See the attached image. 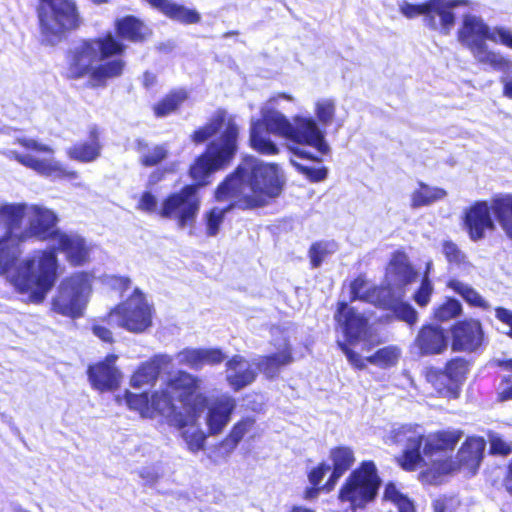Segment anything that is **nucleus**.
Here are the masks:
<instances>
[{
  "instance_id": "obj_19",
  "label": "nucleus",
  "mask_w": 512,
  "mask_h": 512,
  "mask_svg": "<svg viewBox=\"0 0 512 512\" xmlns=\"http://www.w3.org/2000/svg\"><path fill=\"white\" fill-rule=\"evenodd\" d=\"M52 251L63 253L72 266H82L89 260L91 247L86 240L74 232L56 231L53 235Z\"/></svg>"
},
{
  "instance_id": "obj_57",
  "label": "nucleus",
  "mask_w": 512,
  "mask_h": 512,
  "mask_svg": "<svg viewBox=\"0 0 512 512\" xmlns=\"http://www.w3.org/2000/svg\"><path fill=\"white\" fill-rule=\"evenodd\" d=\"M331 470V467L328 464L321 463L319 466L314 468L308 475L309 482L313 486L319 485L322 481L323 477Z\"/></svg>"
},
{
  "instance_id": "obj_24",
  "label": "nucleus",
  "mask_w": 512,
  "mask_h": 512,
  "mask_svg": "<svg viewBox=\"0 0 512 512\" xmlns=\"http://www.w3.org/2000/svg\"><path fill=\"white\" fill-rule=\"evenodd\" d=\"M334 317L349 342L352 343L366 335L367 318L353 307L348 306L347 303L340 302L338 304Z\"/></svg>"
},
{
  "instance_id": "obj_62",
  "label": "nucleus",
  "mask_w": 512,
  "mask_h": 512,
  "mask_svg": "<svg viewBox=\"0 0 512 512\" xmlns=\"http://www.w3.org/2000/svg\"><path fill=\"white\" fill-rule=\"evenodd\" d=\"M496 312V318L500 320L501 322L507 324L508 326L512 325V311L498 307L495 310Z\"/></svg>"
},
{
  "instance_id": "obj_1",
  "label": "nucleus",
  "mask_w": 512,
  "mask_h": 512,
  "mask_svg": "<svg viewBox=\"0 0 512 512\" xmlns=\"http://www.w3.org/2000/svg\"><path fill=\"white\" fill-rule=\"evenodd\" d=\"M284 176L278 165L249 156L244 158L215 191L217 201H229L226 208L214 207L203 216L208 236H216L225 214L232 208L255 209L267 205L283 189Z\"/></svg>"
},
{
  "instance_id": "obj_5",
  "label": "nucleus",
  "mask_w": 512,
  "mask_h": 512,
  "mask_svg": "<svg viewBox=\"0 0 512 512\" xmlns=\"http://www.w3.org/2000/svg\"><path fill=\"white\" fill-rule=\"evenodd\" d=\"M224 127L219 139L212 141L205 153L200 155L190 167V176L200 184L205 183L212 173L225 168L237 151L238 125L226 111H217L210 121L192 134V141L200 144L214 136Z\"/></svg>"
},
{
  "instance_id": "obj_59",
  "label": "nucleus",
  "mask_w": 512,
  "mask_h": 512,
  "mask_svg": "<svg viewBox=\"0 0 512 512\" xmlns=\"http://www.w3.org/2000/svg\"><path fill=\"white\" fill-rule=\"evenodd\" d=\"M107 283L115 289L124 291L130 287L131 281L128 277L113 275L107 277Z\"/></svg>"
},
{
  "instance_id": "obj_8",
  "label": "nucleus",
  "mask_w": 512,
  "mask_h": 512,
  "mask_svg": "<svg viewBox=\"0 0 512 512\" xmlns=\"http://www.w3.org/2000/svg\"><path fill=\"white\" fill-rule=\"evenodd\" d=\"M42 41L57 42L68 30L76 29L80 23L75 0H40L37 9Z\"/></svg>"
},
{
  "instance_id": "obj_4",
  "label": "nucleus",
  "mask_w": 512,
  "mask_h": 512,
  "mask_svg": "<svg viewBox=\"0 0 512 512\" xmlns=\"http://www.w3.org/2000/svg\"><path fill=\"white\" fill-rule=\"evenodd\" d=\"M281 101L293 102L292 95L279 93L270 97L262 105L265 123L274 135L290 142L289 149L296 157L320 162L319 157L329 152L325 132L316 120L310 116L296 115L289 120L277 110Z\"/></svg>"
},
{
  "instance_id": "obj_28",
  "label": "nucleus",
  "mask_w": 512,
  "mask_h": 512,
  "mask_svg": "<svg viewBox=\"0 0 512 512\" xmlns=\"http://www.w3.org/2000/svg\"><path fill=\"white\" fill-rule=\"evenodd\" d=\"M270 134L274 133L268 129L262 113L261 119L251 121L250 145L255 151L267 156L279 153V147L271 139Z\"/></svg>"
},
{
  "instance_id": "obj_3",
  "label": "nucleus",
  "mask_w": 512,
  "mask_h": 512,
  "mask_svg": "<svg viewBox=\"0 0 512 512\" xmlns=\"http://www.w3.org/2000/svg\"><path fill=\"white\" fill-rule=\"evenodd\" d=\"M125 45L112 34L83 40L73 46L66 56L65 76L70 80H86L90 88L106 87L110 80L123 75L126 62L121 58L104 61L121 55Z\"/></svg>"
},
{
  "instance_id": "obj_40",
  "label": "nucleus",
  "mask_w": 512,
  "mask_h": 512,
  "mask_svg": "<svg viewBox=\"0 0 512 512\" xmlns=\"http://www.w3.org/2000/svg\"><path fill=\"white\" fill-rule=\"evenodd\" d=\"M426 379L436 391L444 397H456L458 390L456 384H453L444 371L429 368L426 371Z\"/></svg>"
},
{
  "instance_id": "obj_31",
  "label": "nucleus",
  "mask_w": 512,
  "mask_h": 512,
  "mask_svg": "<svg viewBox=\"0 0 512 512\" xmlns=\"http://www.w3.org/2000/svg\"><path fill=\"white\" fill-rule=\"evenodd\" d=\"M485 446L486 443L481 437L467 438L454 459L458 462V468L464 466L474 472L482 460Z\"/></svg>"
},
{
  "instance_id": "obj_43",
  "label": "nucleus",
  "mask_w": 512,
  "mask_h": 512,
  "mask_svg": "<svg viewBox=\"0 0 512 512\" xmlns=\"http://www.w3.org/2000/svg\"><path fill=\"white\" fill-rule=\"evenodd\" d=\"M163 14L183 24H195L201 20V16L196 10L177 4L172 0L169 5L165 7Z\"/></svg>"
},
{
  "instance_id": "obj_36",
  "label": "nucleus",
  "mask_w": 512,
  "mask_h": 512,
  "mask_svg": "<svg viewBox=\"0 0 512 512\" xmlns=\"http://www.w3.org/2000/svg\"><path fill=\"white\" fill-rule=\"evenodd\" d=\"M492 212L507 235L512 239V195H500L492 199Z\"/></svg>"
},
{
  "instance_id": "obj_56",
  "label": "nucleus",
  "mask_w": 512,
  "mask_h": 512,
  "mask_svg": "<svg viewBox=\"0 0 512 512\" xmlns=\"http://www.w3.org/2000/svg\"><path fill=\"white\" fill-rule=\"evenodd\" d=\"M137 208L146 213L159 212L157 199L151 192H144L141 195Z\"/></svg>"
},
{
  "instance_id": "obj_23",
  "label": "nucleus",
  "mask_w": 512,
  "mask_h": 512,
  "mask_svg": "<svg viewBox=\"0 0 512 512\" xmlns=\"http://www.w3.org/2000/svg\"><path fill=\"white\" fill-rule=\"evenodd\" d=\"M491 211L492 202L489 205L486 201L476 202L466 211L465 225L473 241L484 238L487 231L495 229Z\"/></svg>"
},
{
  "instance_id": "obj_58",
  "label": "nucleus",
  "mask_w": 512,
  "mask_h": 512,
  "mask_svg": "<svg viewBox=\"0 0 512 512\" xmlns=\"http://www.w3.org/2000/svg\"><path fill=\"white\" fill-rule=\"evenodd\" d=\"M173 360L174 358L170 355L159 354L154 356L151 360H149V362L153 363V365L156 366V371L159 374L161 369L171 366Z\"/></svg>"
},
{
  "instance_id": "obj_47",
  "label": "nucleus",
  "mask_w": 512,
  "mask_h": 512,
  "mask_svg": "<svg viewBox=\"0 0 512 512\" xmlns=\"http://www.w3.org/2000/svg\"><path fill=\"white\" fill-rule=\"evenodd\" d=\"M255 419L252 417H246L235 423L224 440V443L227 445H231L232 448H235L237 444L243 439V437L248 434L254 427Z\"/></svg>"
},
{
  "instance_id": "obj_48",
  "label": "nucleus",
  "mask_w": 512,
  "mask_h": 512,
  "mask_svg": "<svg viewBox=\"0 0 512 512\" xmlns=\"http://www.w3.org/2000/svg\"><path fill=\"white\" fill-rule=\"evenodd\" d=\"M141 145V143H139ZM140 161L145 166H154L167 157V149L164 146L156 145L152 148L140 146Z\"/></svg>"
},
{
  "instance_id": "obj_55",
  "label": "nucleus",
  "mask_w": 512,
  "mask_h": 512,
  "mask_svg": "<svg viewBox=\"0 0 512 512\" xmlns=\"http://www.w3.org/2000/svg\"><path fill=\"white\" fill-rule=\"evenodd\" d=\"M490 450L493 454L508 455L512 452L511 443L506 442L504 439L497 435H490Z\"/></svg>"
},
{
  "instance_id": "obj_2",
  "label": "nucleus",
  "mask_w": 512,
  "mask_h": 512,
  "mask_svg": "<svg viewBox=\"0 0 512 512\" xmlns=\"http://www.w3.org/2000/svg\"><path fill=\"white\" fill-rule=\"evenodd\" d=\"M463 436L459 429H448L424 436L418 425L405 424L392 428L385 436L386 444L403 445V454L398 459L400 466L414 471L422 464L431 465L439 475L449 474L458 469V462L451 453Z\"/></svg>"
},
{
  "instance_id": "obj_61",
  "label": "nucleus",
  "mask_w": 512,
  "mask_h": 512,
  "mask_svg": "<svg viewBox=\"0 0 512 512\" xmlns=\"http://www.w3.org/2000/svg\"><path fill=\"white\" fill-rule=\"evenodd\" d=\"M139 476L147 483V484H153L158 479V474L154 469L151 468H142L139 471Z\"/></svg>"
},
{
  "instance_id": "obj_29",
  "label": "nucleus",
  "mask_w": 512,
  "mask_h": 512,
  "mask_svg": "<svg viewBox=\"0 0 512 512\" xmlns=\"http://www.w3.org/2000/svg\"><path fill=\"white\" fill-rule=\"evenodd\" d=\"M227 381L234 390H240L251 384L256 378V372L242 356L236 355L226 364Z\"/></svg>"
},
{
  "instance_id": "obj_10",
  "label": "nucleus",
  "mask_w": 512,
  "mask_h": 512,
  "mask_svg": "<svg viewBox=\"0 0 512 512\" xmlns=\"http://www.w3.org/2000/svg\"><path fill=\"white\" fill-rule=\"evenodd\" d=\"M92 281V275L86 272L64 278L52 300L53 311L70 318L81 317L92 293Z\"/></svg>"
},
{
  "instance_id": "obj_18",
  "label": "nucleus",
  "mask_w": 512,
  "mask_h": 512,
  "mask_svg": "<svg viewBox=\"0 0 512 512\" xmlns=\"http://www.w3.org/2000/svg\"><path fill=\"white\" fill-rule=\"evenodd\" d=\"M271 335L272 343L277 352L261 357L254 363L258 370L268 378L276 377L282 367L291 364L294 360L286 331L279 327H274L271 330Z\"/></svg>"
},
{
  "instance_id": "obj_6",
  "label": "nucleus",
  "mask_w": 512,
  "mask_h": 512,
  "mask_svg": "<svg viewBox=\"0 0 512 512\" xmlns=\"http://www.w3.org/2000/svg\"><path fill=\"white\" fill-rule=\"evenodd\" d=\"M15 260L1 274L16 291L32 303H41L52 289L57 278L58 259L52 250H38L16 265Z\"/></svg>"
},
{
  "instance_id": "obj_37",
  "label": "nucleus",
  "mask_w": 512,
  "mask_h": 512,
  "mask_svg": "<svg viewBox=\"0 0 512 512\" xmlns=\"http://www.w3.org/2000/svg\"><path fill=\"white\" fill-rule=\"evenodd\" d=\"M473 57L481 64L488 65L496 70H502L508 67L509 62L499 53L489 50L485 41L471 42L467 47Z\"/></svg>"
},
{
  "instance_id": "obj_30",
  "label": "nucleus",
  "mask_w": 512,
  "mask_h": 512,
  "mask_svg": "<svg viewBox=\"0 0 512 512\" xmlns=\"http://www.w3.org/2000/svg\"><path fill=\"white\" fill-rule=\"evenodd\" d=\"M102 145L98 139V131L93 128L90 131V139L77 142L66 149V155L69 159L80 163H91L96 161L101 155Z\"/></svg>"
},
{
  "instance_id": "obj_26",
  "label": "nucleus",
  "mask_w": 512,
  "mask_h": 512,
  "mask_svg": "<svg viewBox=\"0 0 512 512\" xmlns=\"http://www.w3.org/2000/svg\"><path fill=\"white\" fill-rule=\"evenodd\" d=\"M392 287L390 283L388 287H376L364 278L358 277L350 284L351 300H361L382 307L391 303L387 296Z\"/></svg>"
},
{
  "instance_id": "obj_25",
  "label": "nucleus",
  "mask_w": 512,
  "mask_h": 512,
  "mask_svg": "<svg viewBox=\"0 0 512 512\" xmlns=\"http://www.w3.org/2000/svg\"><path fill=\"white\" fill-rule=\"evenodd\" d=\"M116 360V355H108L103 362L89 367V380L95 389L107 391L118 386L120 373L114 367Z\"/></svg>"
},
{
  "instance_id": "obj_21",
  "label": "nucleus",
  "mask_w": 512,
  "mask_h": 512,
  "mask_svg": "<svg viewBox=\"0 0 512 512\" xmlns=\"http://www.w3.org/2000/svg\"><path fill=\"white\" fill-rule=\"evenodd\" d=\"M338 345L342 352L346 355L350 364L357 369L366 368L367 363L382 369L394 367L398 364L402 355V351L399 347L395 345H389L380 348L374 354L363 358L361 355L348 348L345 343L339 341Z\"/></svg>"
},
{
  "instance_id": "obj_15",
  "label": "nucleus",
  "mask_w": 512,
  "mask_h": 512,
  "mask_svg": "<svg viewBox=\"0 0 512 512\" xmlns=\"http://www.w3.org/2000/svg\"><path fill=\"white\" fill-rule=\"evenodd\" d=\"M198 185H188L179 192L169 195L159 208V215L163 218L176 221L180 229L189 228L190 234L198 215L201 199L198 193ZM207 182L203 185H205Z\"/></svg>"
},
{
  "instance_id": "obj_32",
  "label": "nucleus",
  "mask_w": 512,
  "mask_h": 512,
  "mask_svg": "<svg viewBox=\"0 0 512 512\" xmlns=\"http://www.w3.org/2000/svg\"><path fill=\"white\" fill-rule=\"evenodd\" d=\"M491 29L484 21L475 15H465L463 18V26L459 30V41L466 47L471 46V42H482L489 40Z\"/></svg>"
},
{
  "instance_id": "obj_60",
  "label": "nucleus",
  "mask_w": 512,
  "mask_h": 512,
  "mask_svg": "<svg viewBox=\"0 0 512 512\" xmlns=\"http://www.w3.org/2000/svg\"><path fill=\"white\" fill-rule=\"evenodd\" d=\"M93 334L104 342L111 343L113 341L112 332L105 326L95 323L92 326Z\"/></svg>"
},
{
  "instance_id": "obj_64",
  "label": "nucleus",
  "mask_w": 512,
  "mask_h": 512,
  "mask_svg": "<svg viewBox=\"0 0 512 512\" xmlns=\"http://www.w3.org/2000/svg\"><path fill=\"white\" fill-rule=\"evenodd\" d=\"M152 7L158 9L161 13H164L165 7H167L171 0H145Z\"/></svg>"
},
{
  "instance_id": "obj_42",
  "label": "nucleus",
  "mask_w": 512,
  "mask_h": 512,
  "mask_svg": "<svg viewBox=\"0 0 512 512\" xmlns=\"http://www.w3.org/2000/svg\"><path fill=\"white\" fill-rule=\"evenodd\" d=\"M187 98L188 93L184 89L174 90L155 105V114L158 117L167 116L174 112Z\"/></svg>"
},
{
  "instance_id": "obj_38",
  "label": "nucleus",
  "mask_w": 512,
  "mask_h": 512,
  "mask_svg": "<svg viewBox=\"0 0 512 512\" xmlns=\"http://www.w3.org/2000/svg\"><path fill=\"white\" fill-rule=\"evenodd\" d=\"M446 195L447 192L442 188L420 184V187L411 194V206L412 208L428 206L444 199Z\"/></svg>"
},
{
  "instance_id": "obj_7",
  "label": "nucleus",
  "mask_w": 512,
  "mask_h": 512,
  "mask_svg": "<svg viewBox=\"0 0 512 512\" xmlns=\"http://www.w3.org/2000/svg\"><path fill=\"white\" fill-rule=\"evenodd\" d=\"M200 379L187 373L178 372V377L170 384L179 392V400L168 418L178 429L189 451L196 453L204 448L206 436L196 425L198 414L202 411L205 396L200 393Z\"/></svg>"
},
{
  "instance_id": "obj_12",
  "label": "nucleus",
  "mask_w": 512,
  "mask_h": 512,
  "mask_svg": "<svg viewBox=\"0 0 512 512\" xmlns=\"http://www.w3.org/2000/svg\"><path fill=\"white\" fill-rule=\"evenodd\" d=\"M380 483L375 464L363 462L346 480L339 499L349 502L354 509L363 508L375 499Z\"/></svg>"
},
{
  "instance_id": "obj_35",
  "label": "nucleus",
  "mask_w": 512,
  "mask_h": 512,
  "mask_svg": "<svg viewBox=\"0 0 512 512\" xmlns=\"http://www.w3.org/2000/svg\"><path fill=\"white\" fill-rule=\"evenodd\" d=\"M117 34L132 42H140L150 35L149 28L138 18L126 16L116 21Z\"/></svg>"
},
{
  "instance_id": "obj_50",
  "label": "nucleus",
  "mask_w": 512,
  "mask_h": 512,
  "mask_svg": "<svg viewBox=\"0 0 512 512\" xmlns=\"http://www.w3.org/2000/svg\"><path fill=\"white\" fill-rule=\"evenodd\" d=\"M461 312V303L456 299L450 298L435 309L434 316L439 321H448L458 316Z\"/></svg>"
},
{
  "instance_id": "obj_9",
  "label": "nucleus",
  "mask_w": 512,
  "mask_h": 512,
  "mask_svg": "<svg viewBox=\"0 0 512 512\" xmlns=\"http://www.w3.org/2000/svg\"><path fill=\"white\" fill-rule=\"evenodd\" d=\"M17 142L25 149L41 153L44 156L38 157L32 153L12 152L14 158L22 165L34 170L38 174L56 180H75L79 173L54 157V149L36 139L21 137Z\"/></svg>"
},
{
  "instance_id": "obj_52",
  "label": "nucleus",
  "mask_w": 512,
  "mask_h": 512,
  "mask_svg": "<svg viewBox=\"0 0 512 512\" xmlns=\"http://www.w3.org/2000/svg\"><path fill=\"white\" fill-rule=\"evenodd\" d=\"M442 251L447 261L451 264L459 265L465 260L464 253L451 241L443 243Z\"/></svg>"
},
{
  "instance_id": "obj_41",
  "label": "nucleus",
  "mask_w": 512,
  "mask_h": 512,
  "mask_svg": "<svg viewBox=\"0 0 512 512\" xmlns=\"http://www.w3.org/2000/svg\"><path fill=\"white\" fill-rule=\"evenodd\" d=\"M314 114L316 122L321 127L330 126L336 115V102L333 98L323 97L315 101Z\"/></svg>"
},
{
  "instance_id": "obj_46",
  "label": "nucleus",
  "mask_w": 512,
  "mask_h": 512,
  "mask_svg": "<svg viewBox=\"0 0 512 512\" xmlns=\"http://www.w3.org/2000/svg\"><path fill=\"white\" fill-rule=\"evenodd\" d=\"M383 498L385 502L393 504L397 512H414L413 503L405 495L400 493L392 483L386 485Z\"/></svg>"
},
{
  "instance_id": "obj_11",
  "label": "nucleus",
  "mask_w": 512,
  "mask_h": 512,
  "mask_svg": "<svg viewBox=\"0 0 512 512\" xmlns=\"http://www.w3.org/2000/svg\"><path fill=\"white\" fill-rule=\"evenodd\" d=\"M416 278L417 273L411 268L407 256L403 253L394 254L387 268V279L393 286L387 296L391 303L382 308L392 310L398 319L410 325L416 323L417 313L411 305L401 301L402 287Z\"/></svg>"
},
{
  "instance_id": "obj_34",
  "label": "nucleus",
  "mask_w": 512,
  "mask_h": 512,
  "mask_svg": "<svg viewBox=\"0 0 512 512\" xmlns=\"http://www.w3.org/2000/svg\"><path fill=\"white\" fill-rule=\"evenodd\" d=\"M416 345L423 354H438L447 347V340L442 328L425 326L417 336Z\"/></svg>"
},
{
  "instance_id": "obj_49",
  "label": "nucleus",
  "mask_w": 512,
  "mask_h": 512,
  "mask_svg": "<svg viewBox=\"0 0 512 512\" xmlns=\"http://www.w3.org/2000/svg\"><path fill=\"white\" fill-rule=\"evenodd\" d=\"M445 374L448 376V379L453 384H456V389L458 390L459 384H461L468 372L467 363L463 359H455L450 361L444 370Z\"/></svg>"
},
{
  "instance_id": "obj_54",
  "label": "nucleus",
  "mask_w": 512,
  "mask_h": 512,
  "mask_svg": "<svg viewBox=\"0 0 512 512\" xmlns=\"http://www.w3.org/2000/svg\"><path fill=\"white\" fill-rule=\"evenodd\" d=\"M489 40L512 48V32L509 29L503 27H496L492 29L489 35Z\"/></svg>"
},
{
  "instance_id": "obj_63",
  "label": "nucleus",
  "mask_w": 512,
  "mask_h": 512,
  "mask_svg": "<svg viewBox=\"0 0 512 512\" xmlns=\"http://www.w3.org/2000/svg\"><path fill=\"white\" fill-rule=\"evenodd\" d=\"M453 500L438 499L434 503L435 512H452L450 506H452Z\"/></svg>"
},
{
  "instance_id": "obj_22",
  "label": "nucleus",
  "mask_w": 512,
  "mask_h": 512,
  "mask_svg": "<svg viewBox=\"0 0 512 512\" xmlns=\"http://www.w3.org/2000/svg\"><path fill=\"white\" fill-rule=\"evenodd\" d=\"M484 341V332L480 321L467 319L456 323L452 328V349L454 351L473 352Z\"/></svg>"
},
{
  "instance_id": "obj_17",
  "label": "nucleus",
  "mask_w": 512,
  "mask_h": 512,
  "mask_svg": "<svg viewBox=\"0 0 512 512\" xmlns=\"http://www.w3.org/2000/svg\"><path fill=\"white\" fill-rule=\"evenodd\" d=\"M25 217L27 224L23 226V242L29 238L39 240H53L54 232L58 222L57 215L51 209L41 205L25 203Z\"/></svg>"
},
{
  "instance_id": "obj_20",
  "label": "nucleus",
  "mask_w": 512,
  "mask_h": 512,
  "mask_svg": "<svg viewBox=\"0 0 512 512\" xmlns=\"http://www.w3.org/2000/svg\"><path fill=\"white\" fill-rule=\"evenodd\" d=\"M206 407L205 422L210 435L220 434L231 420L237 407L236 399L228 394H221L209 400L205 397L202 409Z\"/></svg>"
},
{
  "instance_id": "obj_27",
  "label": "nucleus",
  "mask_w": 512,
  "mask_h": 512,
  "mask_svg": "<svg viewBox=\"0 0 512 512\" xmlns=\"http://www.w3.org/2000/svg\"><path fill=\"white\" fill-rule=\"evenodd\" d=\"M224 359L225 356L222 351L215 348H185L175 355V360L179 365L191 369H201L204 365H215L221 363Z\"/></svg>"
},
{
  "instance_id": "obj_16",
  "label": "nucleus",
  "mask_w": 512,
  "mask_h": 512,
  "mask_svg": "<svg viewBox=\"0 0 512 512\" xmlns=\"http://www.w3.org/2000/svg\"><path fill=\"white\" fill-rule=\"evenodd\" d=\"M108 322L132 333H142L152 324V307L136 288L129 298L110 311Z\"/></svg>"
},
{
  "instance_id": "obj_53",
  "label": "nucleus",
  "mask_w": 512,
  "mask_h": 512,
  "mask_svg": "<svg viewBox=\"0 0 512 512\" xmlns=\"http://www.w3.org/2000/svg\"><path fill=\"white\" fill-rule=\"evenodd\" d=\"M433 287L430 280L424 277L418 291L414 295V300L419 306H426L430 300Z\"/></svg>"
},
{
  "instance_id": "obj_39",
  "label": "nucleus",
  "mask_w": 512,
  "mask_h": 512,
  "mask_svg": "<svg viewBox=\"0 0 512 512\" xmlns=\"http://www.w3.org/2000/svg\"><path fill=\"white\" fill-rule=\"evenodd\" d=\"M447 286L459 294L469 305L484 310L490 308L489 303L469 284L452 279L448 282Z\"/></svg>"
},
{
  "instance_id": "obj_51",
  "label": "nucleus",
  "mask_w": 512,
  "mask_h": 512,
  "mask_svg": "<svg viewBox=\"0 0 512 512\" xmlns=\"http://www.w3.org/2000/svg\"><path fill=\"white\" fill-rule=\"evenodd\" d=\"M291 164L302 174H304L309 180L313 182H320L327 177V169L324 167L315 168L305 166L299 163L295 159H291Z\"/></svg>"
},
{
  "instance_id": "obj_33",
  "label": "nucleus",
  "mask_w": 512,
  "mask_h": 512,
  "mask_svg": "<svg viewBox=\"0 0 512 512\" xmlns=\"http://www.w3.org/2000/svg\"><path fill=\"white\" fill-rule=\"evenodd\" d=\"M330 459L333 462V471L323 489L330 491L337 480L353 465L354 452L350 447L339 446L330 451Z\"/></svg>"
},
{
  "instance_id": "obj_45",
  "label": "nucleus",
  "mask_w": 512,
  "mask_h": 512,
  "mask_svg": "<svg viewBox=\"0 0 512 512\" xmlns=\"http://www.w3.org/2000/svg\"><path fill=\"white\" fill-rule=\"evenodd\" d=\"M157 378L158 373L156 371V366L147 361L140 365L134 372L131 377L130 384L132 387L140 389L154 384Z\"/></svg>"
},
{
  "instance_id": "obj_14",
  "label": "nucleus",
  "mask_w": 512,
  "mask_h": 512,
  "mask_svg": "<svg viewBox=\"0 0 512 512\" xmlns=\"http://www.w3.org/2000/svg\"><path fill=\"white\" fill-rule=\"evenodd\" d=\"M460 5H468L467 0H428L419 5L403 1L399 7L401 13L407 18L424 16V23L433 30L449 34L455 23V16L451 11Z\"/></svg>"
},
{
  "instance_id": "obj_13",
  "label": "nucleus",
  "mask_w": 512,
  "mask_h": 512,
  "mask_svg": "<svg viewBox=\"0 0 512 512\" xmlns=\"http://www.w3.org/2000/svg\"><path fill=\"white\" fill-rule=\"evenodd\" d=\"M177 377L178 373L171 377L163 388L156 391L151 399L146 393L135 394L125 391L124 395L117 396L116 400L145 418L153 417L155 412L168 417L173 413L174 406L179 400V392L170 385Z\"/></svg>"
},
{
  "instance_id": "obj_44",
  "label": "nucleus",
  "mask_w": 512,
  "mask_h": 512,
  "mask_svg": "<svg viewBox=\"0 0 512 512\" xmlns=\"http://www.w3.org/2000/svg\"><path fill=\"white\" fill-rule=\"evenodd\" d=\"M338 244L333 240L314 243L309 249V257L314 268L319 267L322 262L338 251Z\"/></svg>"
}]
</instances>
